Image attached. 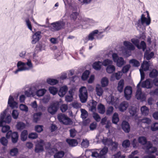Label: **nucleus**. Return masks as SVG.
I'll return each mask as SVG.
<instances>
[{
  "label": "nucleus",
  "instance_id": "393cba45",
  "mask_svg": "<svg viewBox=\"0 0 158 158\" xmlns=\"http://www.w3.org/2000/svg\"><path fill=\"white\" fill-rule=\"evenodd\" d=\"M107 101L109 103L114 105L115 104L116 100L112 95H110L107 99Z\"/></svg>",
  "mask_w": 158,
  "mask_h": 158
},
{
  "label": "nucleus",
  "instance_id": "4d7b16f0",
  "mask_svg": "<svg viewBox=\"0 0 158 158\" xmlns=\"http://www.w3.org/2000/svg\"><path fill=\"white\" fill-rule=\"evenodd\" d=\"M25 94L27 97H30L33 95V93L31 90V89L30 88L28 90H26L25 92Z\"/></svg>",
  "mask_w": 158,
  "mask_h": 158
},
{
  "label": "nucleus",
  "instance_id": "49530a36",
  "mask_svg": "<svg viewBox=\"0 0 158 158\" xmlns=\"http://www.w3.org/2000/svg\"><path fill=\"white\" fill-rule=\"evenodd\" d=\"M46 90L44 89H40L37 91L36 95L39 97L43 96L46 92Z\"/></svg>",
  "mask_w": 158,
  "mask_h": 158
},
{
  "label": "nucleus",
  "instance_id": "37998d69",
  "mask_svg": "<svg viewBox=\"0 0 158 158\" xmlns=\"http://www.w3.org/2000/svg\"><path fill=\"white\" fill-rule=\"evenodd\" d=\"M47 82L48 83L51 85H55L58 83V81L57 80L51 78L47 79Z\"/></svg>",
  "mask_w": 158,
  "mask_h": 158
},
{
  "label": "nucleus",
  "instance_id": "6e6d98bb",
  "mask_svg": "<svg viewBox=\"0 0 158 158\" xmlns=\"http://www.w3.org/2000/svg\"><path fill=\"white\" fill-rule=\"evenodd\" d=\"M89 74V72L88 70L85 71L83 73L82 76V78L83 80H86L88 77Z\"/></svg>",
  "mask_w": 158,
  "mask_h": 158
},
{
  "label": "nucleus",
  "instance_id": "9d476101",
  "mask_svg": "<svg viewBox=\"0 0 158 158\" xmlns=\"http://www.w3.org/2000/svg\"><path fill=\"white\" fill-rule=\"evenodd\" d=\"M11 135L12 138V141L13 143H15L17 142L19 136L17 132H14L13 133L10 131H8L6 133V137L8 139Z\"/></svg>",
  "mask_w": 158,
  "mask_h": 158
},
{
  "label": "nucleus",
  "instance_id": "e2e57ef3",
  "mask_svg": "<svg viewBox=\"0 0 158 158\" xmlns=\"http://www.w3.org/2000/svg\"><path fill=\"white\" fill-rule=\"evenodd\" d=\"M130 145V142L128 140H124L122 143V146L125 148L129 147Z\"/></svg>",
  "mask_w": 158,
  "mask_h": 158
},
{
  "label": "nucleus",
  "instance_id": "f03ea898",
  "mask_svg": "<svg viewBox=\"0 0 158 158\" xmlns=\"http://www.w3.org/2000/svg\"><path fill=\"white\" fill-rule=\"evenodd\" d=\"M123 44L127 50L123 47H122L121 48L122 52L124 55L128 56L131 55V51L134 50L135 47L131 43L127 41L124 42Z\"/></svg>",
  "mask_w": 158,
  "mask_h": 158
},
{
  "label": "nucleus",
  "instance_id": "c756f323",
  "mask_svg": "<svg viewBox=\"0 0 158 158\" xmlns=\"http://www.w3.org/2000/svg\"><path fill=\"white\" fill-rule=\"evenodd\" d=\"M96 92L97 95L100 97L102 95L103 91L101 87L98 86H97L96 87Z\"/></svg>",
  "mask_w": 158,
  "mask_h": 158
},
{
  "label": "nucleus",
  "instance_id": "c03bdc74",
  "mask_svg": "<svg viewBox=\"0 0 158 158\" xmlns=\"http://www.w3.org/2000/svg\"><path fill=\"white\" fill-rule=\"evenodd\" d=\"M64 152L63 151H60L57 152L54 155V158H61L64 156Z\"/></svg>",
  "mask_w": 158,
  "mask_h": 158
},
{
  "label": "nucleus",
  "instance_id": "680f3d73",
  "mask_svg": "<svg viewBox=\"0 0 158 158\" xmlns=\"http://www.w3.org/2000/svg\"><path fill=\"white\" fill-rule=\"evenodd\" d=\"M112 63V61L111 60H109V59H106L105 60L103 63H102V65H103L104 66H106L108 65H109V64H111Z\"/></svg>",
  "mask_w": 158,
  "mask_h": 158
},
{
  "label": "nucleus",
  "instance_id": "5701e85b",
  "mask_svg": "<svg viewBox=\"0 0 158 158\" xmlns=\"http://www.w3.org/2000/svg\"><path fill=\"white\" fill-rule=\"evenodd\" d=\"M102 65V62L98 61L95 62L93 64V67L96 70H99L101 68V66Z\"/></svg>",
  "mask_w": 158,
  "mask_h": 158
},
{
  "label": "nucleus",
  "instance_id": "58836bf2",
  "mask_svg": "<svg viewBox=\"0 0 158 158\" xmlns=\"http://www.w3.org/2000/svg\"><path fill=\"white\" fill-rule=\"evenodd\" d=\"M27 130L23 131L21 134V139L23 141H25L27 138Z\"/></svg>",
  "mask_w": 158,
  "mask_h": 158
},
{
  "label": "nucleus",
  "instance_id": "09e8293b",
  "mask_svg": "<svg viewBox=\"0 0 158 158\" xmlns=\"http://www.w3.org/2000/svg\"><path fill=\"white\" fill-rule=\"evenodd\" d=\"M49 90L51 94L54 95L57 93L58 90L56 88L52 86L49 88Z\"/></svg>",
  "mask_w": 158,
  "mask_h": 158
},
{
  "label": "nucleus",
  "instance_id": "e433bc0d",
  "mask_svg": "<svg viewBox=\"0 0 158 158\" xmlns=\"http://www.w3.org/2000/svg\"><path fill=\"white\" fill-rule=\"evenodd\" d=\"M7 139L4 137H2L0 139V142L2 145L5 146H6L7 145L8 140Z\"/></svg>",
  "mask_w": 158,
  "mask_h": 158
},
{
  "label": "nucleus",
  "instance_id": "ddd939ff",
  "mask_svg": "<svg viewBox=\"0 0 158 158\" xmlns=\"http://www.w3.org/2000/svg\"><path fill=\"white\" fill-rule=\"evenodd\" d=\"M124 96L126 99L128 100L131 97L132 93V89L131 87L130 86H126L124 90Z\"/></svg>",
  "mask_w": 158,
  "mask_h": 158
},
{
  "label": "nucleus",
  "instance_id": "0e129e2a",
  "mask_svg": "<svg viewBox=\"0 0 158 158\" xmlns=\"http://www.w3.org/2000/svg\"><path fill=\"white\" fill-rule=\"evenodd\" d=\"M114 108L112 106L109 107L107 109L106 111V114L107 115L111 114L113 112Z\"/></svg>",
  "mask_w": 158,
  "mask_h": 158
},
{
  "label": "nucleus",
  "instance_id": "f8f14e48",
  "mask_svg": "<svg viewBox=\"0 0 158 158\" xmlns=\"http://www.w3.org/2000/svg\"><path fill=\"white\" fill-rule=\"evenodd\" d=\"M52 27V30L53 31L58 30L63 28L64 25V23L62 22H56L51 24Z\"/></svg>",
  "mask_w": 158,
  "mask_h": 158
},
{
  "label": "nucleus",
  "instance_id": "a211bd4d",
  "mask_svg": "<svg viewBox=\"0 0 158 158\" xmlns=\"http://www.w3.org/2000/svg\"><path fill=\"white\" fill-rule=\"evenodd\" d=\"M68 89L66 86H64L61 87L58 92V95L60 97H63L66 94Z\"/></svg>",
  "mask_w": 158,
  "mask_h": 158
},
{
  "label": "nucleus",
  "instance_id": "ea45409f",
  "mask_svg": "<svg viewBox=\"0 0 158 158\" xmlns=\"http://www.w3.org/2000/svg\"><path fill=\"white\" fill-rule=\"evenodd\" d=\"M119 121L118 115L117 113H115L112 117V122L114 124H117Z\"/></svg>",
  "mask_w": 158,
  "mask_h": 158
},
{
  "label": "nucleus",
  "instance_id": "aec40b11",
  "mask_svg": "<svg viewBox=\"0 0 158 158\" xmlns=\"http://www.w3.org/2000/svg\"><path fill=\"white\" fill-rule=\"evenodd\" d=\"M142 86L143 87L146 88L147 89L151 88L152 87V84L150 80L148 79L143 82L142 85Z\"/></svg>",
  "mask_w": 158,
  "mask_h": 158
},
{
  "label": "nucleus",
  "instance_id": "f704fd0d",
  "mask_svg": "<svg viewBox=\"0 0 158 158\" xmlns=\"http://www.w3.org/2000/svg\"><path fill=\"white\" fill-rule=\"evenodd\" d=\"M98 109L100 113L103 114L105 112V106L102 104H100L98 105Z\"/></svg>",
  "mask_w": 158,
  "mask_h": 158
},
{
  "label": "nucleus",
  "instance_id": "c9c22d12",
  "mask_svg": "<svg viewBox=\"0 0 158 158\" xmlns=\"http://www.w3.org/2000/svg\"><path fill=\"white\" fill-rule=\"evenodd\" d=\"M81 117L83 119H85L88 116V113L85 110L81 109Z\"/></svg>",
  "mask_w": 158,
  "mask_h": 158
},
{
  "label": "nucleus",
  "instance_id": "603ef678",
  "mask_svg": "<svg viewBox=\"0 0 158 158\" xmlns=\"http://www.w3.org/2000/svg\"><path fill=\"white\" fill-rule=\"evenodd\" d=\"M16 127L18 129L22 130L25 128V124L22 122L18 123L17 124Z\"/></svg>",
  "mask_w": 158,
  "mask_h": 158
},
{
  "label": "nucleus",
  "instance_id": "1a4fd4ad",
  "mask_svg": "<svg viewBox=\"0 0 158 158\" xmlns=\"http://www.w3.org/2000/svg\"><path fill=\"white\" fill-rule=\"evenodd\" d=\"M143 148L145 150L146 152L148 153H154L157 150L156 147L152 146V144L149 141L147 143Z\"/></svg>",
  "mask_w": 158,
  "mask_h": 158
},
{
  "label": "nucleus",
  "instance_id": "8fccbe9b",
  "mask_svg": "<svg viewBox=\"0 0 158 158\" xmlns=\"http://www.w3.org/2000/svg\"><path fill=\"white\" fill-rule=\"evenodd\" d=\"M151 130L155 131L158 130V123H155L152 124L151 126Z\"/></svg>",
  "mask_w": 158,
  "mask_h": 158
},
{
  "label": "nucleus",
  "instance_id": "a18cd8bd",
  "mask_svg": "<svg viewBox=\"0 0 158 158\" xmlns=\"http://www.w3.org/2000/svg\"><path fill=\"white\" fill-rule=\"evenodd\" d=\"M43 150V145L38 144L36 145L35 148V152H40Z\"/></svg>",
  "mask_w": 158,
  "mask_h": 158
},
{
  "label": "nucleus",
  "instance_id": "7c9ffc66",
  "mask_svg": "<svg viewBox=\"0 0 158 158\" xmlns=\"http://www.w3.org/2000/svg\"><path fill=\"white\" fill-rule=\"evenodd\" d=\"M42 113L38 112L34 114L33 116V121L37 123L40 118Z\"/></svg>",
  "mask_w": 158,
  "mask_h": 158
},
{
  "label": "nucleus",
  "instance_id": "6ab92c4d",
  "mask_svg": "<svg viewBox=\"0 0 158 158\" xmlns=\"http://www.w3.org/2000/svg\"><path fill=\"white\" fill-rule=\"evenodd\" d=\"M129 104L126 101H124L120 103L118 108L120 111H124L126 110L128 107Z\"/></svg>",
  "mask_w": 158,
  "mask_h": 158
},
{
  "label": "nucleus",
  "instance_id": "a878e982",
  "mask_svg": "<svg viewBox=\"0 0 158 158\" xmlns=\"http://www.w3.org/2000/svg\"><path fill=\"white\" fill-rule=\"evenodd\" d=\"M138 141L139 143L141 144L144 145V146L147 144L148 142H147L146 138L144 136H140L138 138Z\"/></svg>",
  "mask_w": 158,
  "mask_h": 158
},
{
  "label": "nucleus",
  "instance_id": "5fc2aeb1",
  "mask_svg": "<svg viewBox=\"0 0 158 158\" xmlns=\"http://www.w3.org/2000/svg\"><path fill=\"white\" fill-rule=\"evenodd\" d=\"M89 145V141L87 139H83L81 143V145L83 147L86 148Z\"/></svg>",
  "mask_w": 158,
  "mask_h": 158
},
{
  "label": "nucleus",
  "instance_id": "052dcab7",
  "mask_svg": "<svg viewBox=\"0 0 158 158\" xmlns=\"http://www.w3.org/2000/svg\"><path fill=\"white\" fill-rule=\"evenodd\" d=\"M38 134L36 133H31L29 134L28 137L30 139H34L38 137Z\"/></svg>",
  "mask_w": 158,
  "mask_h": 158
},
{
  "label": "nucleus",
  "instance_id": "20e7f679",
  "mask_svg": "<svg viewBox=\"0 0 158 158\" xmlns=\"http://www.w3.org/2000/svg\"><path fill=\"white\" fill-rule=\"evenodd\" d=\"M151 18H147L145 17L144 14H142L140 19H139L136 23V25L138 27L140 28L142 25H144L145 24L146 25H149L150 23Z\"/></svg>",
  "mask_w": 158,
  "mask_h": 158
},
{
  "label": "nucleus",
  "instance_id": "b1692460",
  "mask_svg": "<svg viewBox=\"0 0 158 158\" xmlns=\"http://www.w3.org/2000/svg\"><path fill=\"white\" fill-rule=\"evenodd\" d=\"M66 142L70 146L72 147L76 146L78 144L77 140L74 139H67Z\"/></svg>",
  "mask_w": 158,
  "mask_h": 158
},
{
  "label": "nucleus",
  "instance_id": "de8ad7c7",
  "mask_svg": "<svg viewBox=\"0 0 158 158\" xmlns=\"http://www.w3.org/2000/svg\"><path fill=\"white\" fill-rule=\"evenodd\" d=\"M158 72L156 69H153L150 73L149 76L151 78H154L156 77L158 75Z\"/></svg>",
  "mask_w": 158,
  "mask_h": 158
},
{
  "label": "nucleus",
  "instance_id": "7ed1b4c3",
  "mask_svg": "<svg viewBox=\"0 0 158 158\" xmlns=\"http://www.w3.org/2000/svg\"><path fill=\"white\" fill-rule=\"evenodd\" d=\"M79 97L82 103H85L88 98V92L86 88L84 86L81 87L79 89Z\"/></svg>",
  "mask_w": 158,
  "mask_h": 158
},
{
  "label": "nucleus",
  "instance_id": "bb28decb",
  "mask_svg": "<svg viewBox=\"0 0 158 158\" xmlns=\"http://www.w3.org/2000/svg\"><path fill=\"white\" fill-rule=\"evenodd\" d=\"M124 84V82L123 80H120L118 83L117 89L120 93L123 91Z\"/></svg>",
  "mask_w": 158,
  "mask_h": 158
},
{
  "label": "nucleus",
  "instance_id": "338daca9",
  "mask_svg": "<svg viewBox=\"0 0 158 158\" xmlns=\"http://www.w3.org/2000/svg\"><path fill=\"white\" fill-rule=\"evenodd\" d=\"M102 142L105 145H108L111 143V140L107 138H104L102 139Z\"/></svg>",
  "mask_w": 158,
  "mask_h": 158
},
{
  "label": "nucleus",
  "instance_id": "0eeeda50",
  "mask_svg": "<svg viewBox=\"0 0 158 158\" xmlns=\"http://www.w3.org/2000/svg\"><path fill=\"white\" fill-rule=\"evenodd\" d=\"M6 113V110H4L0 116V126H2L3 122L8 123H9L11 121V116L10 115H7L5 119V117Z\"/></svg>",
  "mask_w": 158,
  "mask_h": 158
},
{
  "label": "nucleus",
  "instance_id": "39448f33",
  "mask_svg": "<svg viewBox=\"0 0 158 158\" xmlns=\"http://www.w3.org/2000/svg\"><path fill=\"white\" fill-rule=\"evenodd\" d=\"M57 118L59 121L62 123L64 124L69 125L72 124V123L71 120L64 114H59L58 115Z\"/></svg>",
  "mask_w": 158,
  "mask_h": 158
},
{
  "label": "nucleus",
  "instance_id": "2f4dec72",
  "mask_svg": "<svg viewBox=\"0 0 158 158\" xmlns=\"http://www.w3.org/2000/svg\"><path fill=\"white\" fill-rule=\"evenodd\" d=\"M115 67L112 65H110L108 66L106 70L107 72L109 73H113L115 70Z\"/></svg>",
  "mask_w": 158,
  "mask_h": 158
},
{
  "label": "nucleus",
  "instance_id": "2eb2a0df",
  "mask_svg": "<svg viewBox=\"0 0 158 158\" xmlns=\"http://www.w3.org/2000/svg\"><path fill=\"white\" fill-rule=\"evenodd\" d=\"M41 37V32L39 31L36 32L33 36V40L31 42L32 43L35 44L40 40Z\"/></svg>",
  "mask_w": 158,
  "mask_h": 158
},
{
  "label": "nucleus",
  "instance_id": "69168bd1",
  "mask_svg": "<svg viewBox=\"0 0 158 158\" xmlns=\"http://www.w3.org/2000/svg\"><path fill=\"white\" fill-rule=\"evenodd\" d=\"M93 116L96 121L99 122L100 121V117L97 113L95 112L93 114Z\"/></svg>",
  "mask_w": 158,
  "mask_h": 158
},
{
  "label": "nucleus",
  "instance_id": "dca6fc26",
  "mask_svg": "<svg viewBox=\"0 0 158 158\" xmlns=\"http://www.w3.org/2000/svg\"><path fill=\"white\" fill-rule=\"evenodd\" d=\"M123 75V73L121 71H118L117 73L113 74L111 77L110 80L114 81L115 78L117 80L119 79Z\"/></svg>",
  "mask_w": 158,
  "mask_h": 158
},
{
  "label": "nucleus",
  "instance_id": "4c0bfd02",
  "mask_svg": "<svg viewBox=\"0 0 158 158\" xmlns=\"http://www.w3.org/2000/svg\"><path fill=\"white\" fill-rule=\"evenodd\" d=\"M111 149L112 151H115L118 148V143L114 142H111Z\"/></svg>",
  "mask_w": 158,
  "mask_h": 158
},
{
  "label": "nucleus",
  "instance_id": "423d86ee",
  "mask_svg": "<svg viewBox=\"0 0 158 158\" xmlns=\"http://www.w3.org/2000/svg\"><path fill=\"white\" fill-rule=\"evenodd\" d=\"M150 65V62L144 61L142 64L141 68L139 69L141 75V81L144 79V73L143 71H146L149 69V67Z\"/></svg>",
  "mask_w": 158,
  "mask_h": 158
},
{
  "label": "nucleus",
  "instance_id": "a19ab883",
  "mask_svg": "<svg viewBox=\"0 0 158 158\" xmlns=\"http://www.w3.org/2000/svg\"><path fill=\"white\" fill-rule=\"evenodd\" d=\"M18 153V149L16 148L11 149L10 152V155L12 156H15L17 155Z\"/></svg>",
  "mask_w": 158,
  "mask_h": 158
},
{
  "label": "nucleus",
  "instance_id": "6e6552de",
  "mask_svg": "<svg viewBox=\"0 0 158 158\" xmlns=\"http://www.w3.org/2000/svg\"><path fill=\"white\" fill-rule=\"evenodd\" d=\"M112 57L114 61L116 63L118 67H121L125 63L123 58L119 57L116 53L113 54Z\"/></svg>",
  "mask_w": 158,
  "mask_h": 158
},
{
  "label": "nucleus",
  "instance_id": "4be33fe9",
  "mask_svg": "<svg viewBox=\"0 0 158 158\" xmlns=\"http://www.w3.org/2000/svg\"><path fill=\"white\" fill-rule=\"evenodd\" d=\"M142 114L146 116L149 113V109L146 106H142L140 109Z\"/></svg>",
  "mask_w": 158,
  "mask_h": 158
},
{
  "label": "nucleus",
  "instance_id": "3c124183",
  "mask_svg": "<svg viewBox=\"0 0 158 158\" xmlns=\"http://www.w3.org/2000/svg\"><path fill=\"white\" fill-rule=\"evenodd\" d=\"M137 109L134 107H131L129 109V112L130 114L132 116L135 115L136 113Z\"/></svg>",
  "mask_w": 158,
  "mask_h": 158
},
{
  "label": "nucleus",
  "instance_id": "cd10ccee",
  "mask_svg": "<svg viewBox=\"0 0 158 158\" xmlns=\"http://www.w3.org/2000/svg\"><path fill=\"white\" fill-rule=\"evenodd\" d=\"M98 30H95L91 33L88 36V39L89 40H92L94 39V37L96 36L98 33Z\"/></svg>",
  "mask_w": 158,
  "mask_h": 158
},
{
  "label": "nucleus",
  "instance_id": "c85d7f7f",
  "mask_svg": "<svg viewBox=\"0 0 158 158\" xmlns=\"http://www.w3.org/2000/svg\"><path fill=\"white\" fill-rule=\"evenodd\" d=\"M154 53L153 52H152L150 53H149V52L147 51H146L144 54V57L146 58V59L149 60L151 59L154 56Z\"/></svg>",
  "mask_w": 158,
  "mask_h": 158
},
{
  "label": "nucleus",
  "instance_id": "f3484780",
  "mask_svg": "<svg viewBox=\"0 0 158 158\" xmlns=\"http://www.w3.org/2000/svg\"><path fill=\"white\" fill-rule=\"evenodd\" d=\"M8 104L10 107L13 108L17 107V103L14 101L13 97L10 96L8 99Z\"/></svg>",
  "mask_w": 158,
  "mask_h": 158
},
{
  "label": "nucleus",
  "instance_id": "9b49d317",
  "mask_svg": "<svg viewBox=\"0 0 158 158\" xmlns=\"http://www.w3.org/2000/svg\"><path fill=\"white\" fill-rule=\"evenodd\" d=\"M135 97L137 99L142 101H145L146 99L145 94L141 92V89L140 88H138L137 90Z\"/></svg>",
  "mask_w": 158,
  "mask_h": 158
},
{
  "label": "nucleus",
  "instance_id": "774afa93",
  "mask_svg": "<svg viewBox=\"0 0 158 158\" xmlns=\"http://www.w3.org/2000/svg\"><path fill=\"white\" fill-rule=\"evenodd\" d=\"M19 108L21 110L24 111L25 112H27L28 111V108L25 105L23 104H21L19 106Z\"/></svg>",
  "mask_w": 158,
  "mask_h": 158
},
{
  "label": "nucleus",
  "instance_id": "412c9836",
  "mask_svg": "<svg viewBox=\"0 0 158 158\" xmlns=\"http://www.w3.org/2000/svg\"><path fill=\"white\" fill-rule=\"evenodd\" d=\"M122 128L126 132L128 133L130 130V125L128 123L123 121L122 123Z\"/></svg>",
  "mask_w": 158,
  "mask_h": 158
},
{
  "label": "nucleus",
  "instance_id": "13d9d810",
  "mask_svg": "<svg viewBox=\"0 0 158 158\" xmlns=\"http://www.w3.org/2000/svg\"><path fill=\"white\" fill-rule=\"evenodd\" d=\"M141 122L142 123H146L149 124L151 123V119L148 118H144L141 120Z\"/></svg>",
  "mask_w": 158,
  "mask_h": 158
},
{
  "label": "nucleus",
  "instance_id": "473e14b6",
  "mask_svg": "<svg viewBox=\"0 0 158 158\" xmlns=\"http://www.w3.org/2000/svg\"><path fill=\"white\" fill-rule=\"evenodd\" d=\"M108 151V149L106 147H104L102 150H101L99 153V157L101 158L103 157V156L105 155Z\"/></svg>",
  "mask_w": 158,
  "mask_h": 158
},
{
  "label": "nucleus",
  "instance_id": "4468645a",
  "mask_svg": "<svg viewBox=\"0 0 158 158\" xmlns=\"http://www.w3.org/2000/svg\"><path fill=\"white\" fill-rule=\"evenodd\" d=\"M58 106L56 103L51 104L48 108V111L52 114H54L58 110Z\"/></svg>",
  "mask_w": 158,
  "mask_h": 158
},
{
  "label": "nucleus",
  "instance_id": "f257e3e1",
  "mask_svg": "<svg viewBox=\"0 0 158 158\" xmlns=\"http://www.w3.org/2000/svg\"><path fill=\"white\" fill-rule=\"evenodd\" d=\"M18 69L14 72L16 74L19 71L28 70L33 67L32 64L30 59L27 60V63H24L21 61H19L17 64Z\"/></svg>",
  "mask_w": 158,
  "mask_h": 158
},
{
  "label": "nucleus",
  "instance_id": "864d4df0",
  "mask_svg": "<svg viewBox=\"0 0 158 158\" xmlns=\"http://www.w3.org/2000/svg\"><path fill=\"white\" fill-rule=\"evenodd\" d=\"M108 83V81L107 78L106 77L103 78L101 81L102 86L104 87L107 85Z\"/></svg>",
  "mask_w": 158,
  "mask_h": 158
},
{
  "label": "nucleus",
  "instance_id": "79ce46f5",
  "mask_svg": "<svg viewBox=\"0 0 158 158\" xmlns=\"http://www.w3.org/2000/svg\"><path fill=\"white\" fill-rule=\"evenodd\" d=\"M129 62L134 66L138 67L140 65L139 62L138 60L134 59L130 60Z\"/></svg>",
  "mask_w": 158,
  "mask_h": 158
},
{
  "label": "nucleus",
  "instance_id": "bf43d9fd",
  "mask_svg": "<svg viewBox=\"0 0 158 158\" xmlns=\"http://www.w3.org/2000/svg\"><path fill=\"white\" fill-rule=\"evenodd\" d=\"M131 66L129 64H127L124 66L122 69V72L123 73L127 72L130 68Z\"/></svg>",
  "mask_w": 158,
  "mask_h": 158
},
{
  "label": "nucleus",
  "instance_id": "72a5a7b5",
  "mask_svg": "<svg viewBox=\"0 0 158 158\" xmlns=\"http://www.w3.org/2000/svg\"><path fill=\"white\" fill-rule=\"evenodd\" d=\"M125 156L121 154V152L119 151L113 155L112 158H125Z\"/></svg>",
  "mask_w": 158,
  "mask_h": 158
}]
</instances>
